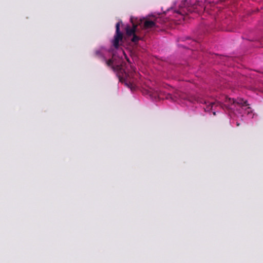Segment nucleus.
I'll return each mask as SVG.
<instances>
[{"label":"nucleus","instance_id":"f257e3e1","mask_svg":"<svg viewBox=\"0 0 263 263\" xmlns=\"http://www.w3.org/2000/svg\"><path fill=\"white\" fill-rule=\"evenodd\" d=\"M225 104H223L219 102H212L206 105V108L204 109L205 111H209L213 109L214 107L219 106L222 108H226L228 110H231L233 112L237 110L239 113H241L240 109H243V107H247L245 110L247 114L252 113V110L250 107L249 106V104H248L247 101H245L243 99H238L237 101H235L233 99L224 97Z\"/></svg>","mask_w":263,"mask_h":263},{"label":"nucleus","instance_id":"f03ea898","mask_svg":"<svg viewBox=\"0 0 263 263\" xmlns=\"http://www.w3.org/2000/svg\"><path fill=\"white\" fill-rule=\"evenodd\" d=\"M102 62H105L108 67H111L114 71H118L117 76L120 82H124L125 85L131 89L135 87L136 77L138 76V74L135 71L127 73L119 66L114 67L113 66V60L112 59L107 60L106 59V61Z\"/></svg>","mask_w":263,"mask_h":263},{"label":"nucleus","instance_id":"7ed1b4c3","mask_svg":"<svg viewBox=\"0 0 263 263\" xmlns=\"http://www.w3.org/2000/svg\"><path fill=\"white\" fill-rule=\"evenodd\" d=\"M154 95L155 97L157 96L160 99H166L172 101H176L178 98H183L181 96V92L178 90H175L173 95L170 93H165L161 91H156V94Z\"/></svg>","mask_w":263,"mask_h":263},{"label":"nucleus","instance_id":"20e7f679","mask_svg":"<svg viewBox=\"0 0 263 263\" xmlns=\"http://www.w3.org/2000/svg\"><path fill=\"white\" fill-rule=\"evenodd\" d=\"M158 22V18L155 19L154 21L148 19L145 20L143 21V28L144 29H149L157 27V23Z\"/></svg>","mask_w":263,"mask_h":263},{"label":"nucleus","instance_id":"39448f33","mask_svg":"<svg viewBox=\"0 0 263 263\" xmlns=\"http://www.w3.org/2000/svg\"><path fill=\"white\" fill-rule=\"evenodd\" d=\"M123 39V34L122 33H116L114 36V39L112 41L113 46L116 48H118L119 46V42Z\"/></svg>","mask_w":263,"mask_h":263},{"label":"nucleus","instance_id":"423d86ee","mask_svg":"<svg viewBox=\"0 0 263 263\" xmlns=\"http://www.w3.org/2000/svg\"><path fill=\"white\" fill-rule=\"evenodd\" d=\"M137 27V25L135 24H133L132 27H130L129 26H127L126 28V35L128 36H130L135 34L136 32Z\"/></svg>","mask_w":263,"mask_h":263},{"label":"nucleus","instance_id":"0eeeda50","mask_svg":"<svg viewBox=\"0 0 263 263\" xmlns=\"http://www.w3.org/2000/svg\"><path fill=\"white\" fill-rule=\"evenodd\" d=\"M95 55L101 61H106V58L103 55L102 51L100 50H97L95 51Z\"/></svg>","mask_w":263,"mask_h":263},{"label":"nucleus","instance_id":"6e6552de","mask_svg":"<svg viewBox=\"0 0 263 263\" xmlns=\"http://www.w3.org/2000/svg\"><path fill=\"white\" fill-rule=\"evenodd\" d=\"M132 38L131 39V41L134 43L138 42L140 40V37L137 36L136 33L132 35Z\"/></svg>","mask_w":263,"mask_h":263},{"label":"nucleus","instance_id":"1a4fd4ad","mask_svg":"<svg viewBox=\"0 0 263 263\" xmlns=\"http://www.w3.org/2000/svg\"><path fill=\"white\" fill-rule=\"evenodd\" d=\"M116 33H121L120 31V22L116 24Z\"/></svg>","mask_w":263,"mask_h":263},{"label":"nucleus","instance_id":"9d476101","mask_svg":"<svg viewBox=\"0 0 263 263\" xmlns=\"http://www.w3.org/2000/svg\"><path fill=\"white\" fill-rule=\"evenodd\" d=\"M176 12L178 13L181 14V12L179 11H176Z\"/></svg>","mask_w":263,"mask_h":263},{"label":"nucleus","instance_id":"9b49d317","mask_svg":"<svg viewBox=\"0 0 263 263\" xmlns=\"http://www.w3.org/2000/svg\"><path fill=\"white\" fill-rule=\"evenodd\" d=\"M236 125H237V126H239L240 125V123L237 122Z\"/></svg>","mask_w":263,"mask_h":263},{"label":"nucleus","instance_id":"f8f14e48","mask_svg":"<svg viewBox=\"0 0 263 263\" xmlns=\"http://www.w3.org/2000/svg\"><path fill=\"white\" fill-rule=\"evenodd\" d=\"M213 114H214V115H215V114H215V112H214H214H213Z\"/></svg>","mask_w":263,"mask_h":263}]
</instances>
